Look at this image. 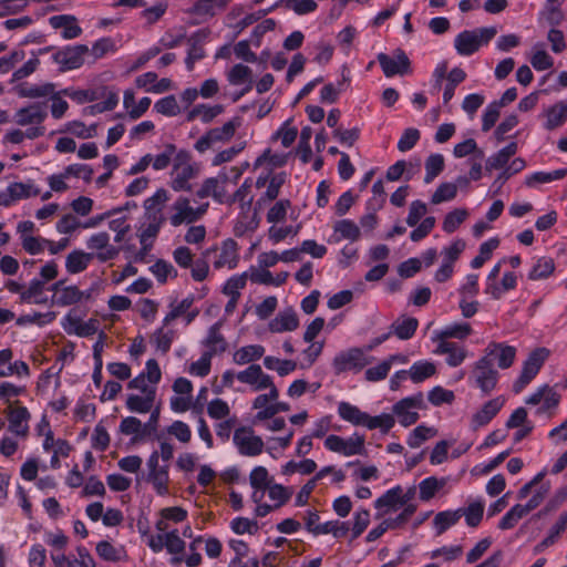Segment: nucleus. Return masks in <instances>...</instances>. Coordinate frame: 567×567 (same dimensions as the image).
<instances>
[{"label":"nucleus","instance_id":"nucleus-1","mask_svg":"<svg viewBox=\"0 0 567 567\" xmlns=\"http://www.w3.org/2000/svg\"><path fill=\"white\" fill-rule=\"evenodd\" d=\"M498 378V371L494 369L492 359L482 357L474 363L468 380L484 395H487L496 388Z\"/></svg>","mask_w":567,"mask_h":567},{"label":"nucleus","instance_id":"nucleus-2","mask_svg":"<svg viewBox=\"0 0 567 567\" xmlns=\"http://www.w3.org/2000/svg\"><path fill=\"white\" fill-rule=\"evenodd\" d=\"M549 355L546 348H537L532 351L523 364L520 375L513 384V391L519 393L537 375Z\"/></svg>","mask_w":567,"mask_h":567},{"label":"nucleus","instance_id":"nucleus-3","mask_svg":"<svg viewBox=\"0 0 567 567\" xmlns=\"http://www.w3.org/2000/svg\"><path fill=\"white\" fill-rule=\"evenodd\" d=\"M373 357L367 355L364 350L361 348H350L347 351L339 352L332 362V367L337 374L349 370L360 371L364 367L372 363Z\"/></svg>","mask_w":567,"mask_h":567},{"label":"nucleus","instance_id":"nucleus-4","mask_svg":"<svg viewBox=\"0 0 567 567\" xmlns=\"http://www.w3.org/2000/svg\"><path fill=\"white\" fill-rule=\"evenodd\" d=\"M89 52L90 49L85 44L68 45L54 51L52 60L59 64L60 72H66L81 68L84 63V58Z\"/></svg>","mask_w":567,"mask_h":567},{"label":"nucleus","instance_id":"nucleus-5","mask_svg":"<svg viewBox=\"0 0 567 567\" xmlns=\"http://www.w3.org/2000/svg\"><path fill=\"white\" fill-rule=\"evenodd\" d=\"M377 60L386 78L412 73L411 61L402 49H395L392 55L379 53Z\"/></svg>","mask_w":567,"mask_h":567},{"label":"nucleus","instance_id":"nucleus-6","mask_svg":"<svg viewBox=\"0 0 567 567\" xmlns=\"http://www.w3.org/2000/svg\"><path fill=\"white\" fill-rule=\"evenodd\" d=\"M239 126L240 118L235 117L226 122L221 127L209 130L195 143V150L199 153H204L215 143L229 141L235 135V132Z\"/></svg>","mask_w":567,"mask_h":567},{"label":"nucleus","instance_id":"nucleus-7","mask_svg":"<svg viewBox=\"0 0 567 567\" xmlns=\"http://www.w3.org/2000/svg\"><path fill=\"white\" fill-rule=\"evenodd\" d=\"M188 159V153L181 151L176 155V162L174 164L173 173L175 177L172 181V188L176 192L190 190L192 186L189 181L196 176V171L190 164H186Z\"/></svg>","mask_w":567,"mask_h":567},{"label":"nucleus","instance_id":"nucleus-8","mask_svg":"<svg viewBox=\"0 0 567 567\" xmlns=\"http://www.w3.org/2000/svg\"><path fill=\"white\" fill-rule=\"evenodd\" d=\"M86 247L95 250L94 258L100 262H106L115 259L121 249L110 244V235L106 231H100L90 236L86 240Z\"/></svg>","mask_w":567,"mask_h":567},{"label":"nucleus","instance_id":"nucleus-9","mask_svg":"<svg viewBox=\"0 0 567 567\" xmlns=\"http://www.w3.org/2000/svg\"><path fill=\"white\" fill-rule=\"evenodd\" d=\"M234 443L239 453L245 456H257L262 453L264 441L254 435L250 427H239L234 433Z\"/></svg>","mask_w":567,"mask_h":567},{"label":"nucleus","instance_id":"nucleus-10","mask_svg":"<svg viewBox=\"0 0 567 567\" xmlns=\"http://www.w3.org/2000/svg\"><path fill=\"white\" fill-rule=\"evenodd\" d=\"M48 117V103L34 102L19 109L14 114V122L20 126L41 125Z\"/></svg>","mask_w":567,"mask_h":567},{"label":"nucleus","instance_id":"nucleus-11","mask_svg":"<svg viewBox=\"0 0 567 567\" xmlns=\"http://www.w3.org/2000/svg\"><path fill=\"white\" fill-rule=\"evenodd\" d=\"M484 352L483 357H487L492 361L495 359L498 368L503 370L512 367L516 357V348L503 342H489Z\"/></svg>","mask_w":567,"mask_h":567},{"label":"nucleus","instance_id":"nucleus-12","mask_svg":"<svg viewBox=\"0 0 567 567\" xmlns=\"http://www.w3.org/2000/svg\"><path fill=\"white\" fill-rule=\"evenodd\" d=\"M53 29H62L61 37L71 40L82 34V28L78 24V20L71 14L53 16L49 19Z\"/></svg>","mask_w":567,"mask_h":567},{"label":"nucleus","instance_id":"nucleus-13","mask_svg":"<svg viewBox=\"0 0 567 567\" xmlns=\"http://www.w3.org/2000/svg\"><path fill=\"white\" fill-rule=\"evenodd\" d=\"M238 261L239 256L237 241L231 238L224 240L218 258L214 261V267L216 269H220L227 266L229 269H234L237 267Z\"/></svg>","mask_w":567,"mask_h":567},{"label":"nucleus","instance_id":"nucleus-14","mask_svg":"<svg viewBox=\"0 0 567 567\" xmlns=\"http://www.w3.org/2000/svg\"><path fill=\"white\" fill-rule=\"evenodd\" d=\"M30 419V413L24 406H9L8 409V420H9V430L21 436H25L29 432L28 421Z\"/></svg>","mask_w":567,"mask_h":567},{"label":"nucleus","instance_id":"nucleus-15","mask_svg":"<svg viewBox=\"0 0 567 567\" xmlns=\"http://www.w3.org/2000/svg\"><path fill=\"white\" fill-rule=\"evenodd\" d=\"M173 209L175 210V214L171 216L169 221L174 227L184 223L192 224L197 220L195 209L189 206V199L187 197H178L173 204Z\"/></svg>","mask_w":567,"mask_h":567},{"label":"nucleus","instance_id":"nucleus-16","mask_svg":"<svg viewBox=\"0 0 567 567\" xmlns=\"http://www.w3.org/2000/svg\"><path fill=\"white\" fill-rule=\"evenodd\" d=\"M504 399L502 396L487 401L480 411H477L473 417V427L476 430L480 426L488 424L499 412L504 405Z\"/></svg>","mask_w":567,"mask_h":567},{"label":"nucleus","instance_id":"nucleus-17","mask_svg":"<svg viewBox=\"0 0 567 567\" xmlns=\"http://www.w3.org/2000/svg\"><path fill=\"white\" fill-rule=\"evenodd\" d=\"M454 47L460 55L468 56L478 51L481 40L476 31L465 30L456 35Z\"/></svg>","mask_w":567,"mask_h":567},{"label":"nucleus","instance_id":"nucleus-18","mask_svg":"<svg viewBox=\"0 0 567 567\" xmlns=\"http://www.w3.org/2000/svg\"><path fill=\"white\" fill-rule=\"evenodd\" d=\"M299 327V319L291 308L280 311L269 323L271 332L293 331Z\"/></svg>","mask_w":567,"mask_h":567},{"label":"nucleus","instance_id":"nucleus-19","mask_svg":"<svg viewBox=\"0 0 567 567\" xmlns=\"http://www.w3.org/2000/svg\"><path fill=\"white\" fill-rule=\"evenodd\" d=\"M435 353L447 354L446 363L450 367L461 365L467 355V352L463 346L452 341L440 342Z\"/></svg>","mask_w":567,"mask_h":567},{"label":"nucleus","instance_id":"nucleus-20","mask_svg":"<svg viewBox=\"0 0 567 567\" xmlns=\"http://www.w3.org/2000/svg\"><path fill=\"white\" fill-rule=\"evenodd\" d=\"M56 85L51 82L41 84L22 83L17 87L18 95L27 99L50 97Z\"/></svg>","mask_w":567,"mask_h":567},{"label":"nucleus","instance_id":"nucleus-21","mask_svg":"<svg viewBox=\"0 0 567 567\" xmlns=\"http://www.w3.org/2000/svg\"><path fill=\"white\" fill-rule=\"evenodd\" d=\"M93 259V252L75 249L66 256L65 268L69 274H79L84 271Z\"/></svg>","mask_w":567,"mask_h":567},{"label":"nucleus","instance_id":"nucleus-22","mask_svg":"<svg viewBox=\"0 0 567 567\" xmlns=\"http://www.w3.org/2000/svg\"><path fill=\"white\" fill-rule=\"evenodd\" d=\"M156 390L151 389L145 396L130 394L126 399V408L131 412L147 413L152 411L155 401Z\"/></svg>","mask_w":567,"mask_h":567},{"label":"nucleus","instance_id":"nucleus-23","mask_svg":"<svg viewBox=\"0 0 567 567\" xmlns=\"http://www.w3.org/2000/svg\"><path fill=\"white\" fill-rule=\"evenodd\" d=\"M472 333V327L467 322L453 323L444 329L435 331L433 340L447 341L449 338L465 339Z\"/></svg>","mask_w":567,"mask_h":567},{"label":"nucleus","instance_id":"nucleus-24","mask_svg":"<svg viewBox=\"0 0 567 567\" xmlns=\"http://www.w3.org/2000/svg\"><path fill=\"white\" fill-rule=\"evenodd\" d=\"M419 326V321L413 317L402 316L391 324V333H394L400 340L411 339Z\"/></svg>","mask_w":567,"mask_h":567},{"label":"nucleus","instance_id":"nucleus-25","mask_svg":"<svg viewBox=\"0 0 567 567\" xmlns=\"http://www.w3.org/2000/svg\"><path fill=\"white\" fill-rule=\"evenodd\" d=\"M96 554L105 561H123L127 559L126 550L123 546L115 547L107 540H101L96 544Z\"/></svg>","mask_w":567,"mask_h":567},{"label":"nucleus","instance_id":"nucleus-26","mask_svg":"<svg viewBox=\"0 0 567 567\" xmlns=\"http://www.w3.org/2000/svg\"><path fill=\"white\" fill-rule=\"evenodd\" d=\"M545 128L548 131L561 126L567 121V101H560L546 111Z\"/></svg>","mask_w":567,"mask_h":567},{"label":"nucleus","instance_id":"nucleus-27","mask_svg":"<svg viewBox=\"0 0 567 567\" xmlns=\"http://www.w3.org/2000/svg\"><path fill=\"white\" fill-rule=\"evenodd\" d=\"M221 322L214 323L209 330L204 344L208 348V352L213 355L221 353L227 349V342L220 333Z\"/></svg>","mask_w":567,"mask_h":567},{"label":"nucleus","instance_id":"nucleus-28","mask_svg":"<svg viewBox=\"0 0 567 567\" xmlns=\"http://www.w3.org/2000/svg\"><path fill=\"white\" fill-rule=\"evenodd\" d=\"M463 516V508L456 511H444L435 515L433 525L436 530V535H442L450 527L454 526L460 518Z\"/></svg>","mask_w":567,"mask_h":567},{"label":"nucleus","instance_id":"nucleus-29","mask_svg":"<svg viewBox=\"0 0 567 567\" xmlns=\"http://www.w3.org/2000/svg\"><path fill=\"white\" fill-rule=\"evenodd\" d=\"M224 112L223 105L208 106L206 104H197L194 106L186 116L188 122L194 121L196 117H200L203 123H210L216 116Z\"/></svg>","mask_w":567,"mask_h":567},{"label":"nucleus","instance_id":"nucleus-30","mask_svg":"<svg viewBox=\"0 0 567 567\" xmlns=\"http://www.w3.org/2000/svg\"><path fill=\"white\" fill-rule=\"evenodd\" d=\"M227 179V175L221 174L218 177H209L204 181L208 195L219 204L227 203L228 197L225 189V183Z\"/></svg>","mask_w":567,"mask_h":567},{"label":"nucleus","instance_id":"nucleus-31","mask_svg":"<svg viewBox=\"0 0 567 567\" xmlns=\"http://www.w3.org/2000/svg\"><path fill=\"white\" fill-rule=\"evenodd\" d=\"M147 482L153 484L154 489L159 495H166L168 493V465H162L156 470L148 471Z\"/></svg>","mask_w":567,"mask_h":567},{"label":"nucleus","instance_id":"nucleus-32","mask_svg":"<svg viewBox=\"0 0 567 567\" xmlns=\"http://www.w3.org/2000/svg\"><path fill=\"white\" fill-rule=\"evenodd\" d=\"M265 353V348L260 344H250L238 349L234 355L233 360L236 364L243 365L250 362H254L260 359Z\"/></svg>","mask_w":567,"mask_h":567},{"label":"nucleus","instance_id":"nucleus-33","mask_svg":"<svg viewBox=\"0 0 567 567\" xmlns=\"http://www.w3.org/2000/svg\"><path fill=\"white\" fill-rule=\"evenodd\" d=\"M230 0H198L190 12L199 17H213L217 11L223 10Z\"/></svg>","mask_w":567,"mask_h":567},{"label":"nucleus","instance_id":"nucleus-34","mask_svg":"<svg viewBox=\"0 0 567 567\" xmlns=\"http://www.w3.org/2000/svg\"><path fill=\"white\" fill-rule=\"evenodd\" d=\"M146 216L150 223L140 234L141 244H144V241L147 243V239L155 238L163 223L165 221V217L163 216L161 208L157 212L150 213Z\"/></svg>","mask_w":567,"mask_h":567},{"label":"nucleus","instance_id":"nucleus-35","mask_svg":"<svg viewBox=\"0 0 567 567\" xmlns=\"http://www.w3.org/2000/svg\"><path fill=\"white\" fill-rule=\"evenodd\" d=\"M555 270L554 259L550 257H540L528 274L529 280H542L548 278Z\"/></svg>","mask_w":567,"mask_h":567},{"label":"nucleus","instance_id":"nucleus-36","mask_svg":"<svg viewBox=\"0 0 567 567\" xmlns=\"http://www.w3.org/2000/svg\"><path fill=\"white\" fill-rule=\"evenodd\" d=\"M45 289V282L40 279L31 280L28 289L21 292V302L24 303H44L47 298H40Z\"/></svg>","mask_w":567,"mask_h":567},{"label":"nucleus","instance_id":"nucleus-37","mask_svg":"<svg viewBox=\"0 0 567 567\" xmlns=\"http://www.w3.org/2000/svg\"><path fill=\"white\" fill-rule=\"evenodd\" d=\"M401 494L402 487L400 485L392 487L386 491L382 496H380L374 502V507L381 509L383 507H388L390 509H396L401 507Z\"/></svg>","mask_w":567,"mask_h":567},{"label":"nucleus","instance_id":"nucleus-38","mask_svg":"<svg viewBox=\"0 0 567 567\" xmlns=\"http://www.w3.org/2000/svg\"><path fill=\"white\" fill-rule=\"evenodd\" d=\"M446 79L447 83L443 92L444 104L449 103L453 99L456 86L466 79V73L461 68H454L450 71Z\"/></svg>","mask_w":567,"mask_h":567},{"label":"nucleus","instance_id":"nucleus-39","mask_svg":"<svg viewBox=\"0 0 567 567\" xmlns=\"http://www.w3.org/2000/svg\"><path fill=\"white\" fill-rule=\"evenodd\" d=\"M435 365L429 361H417L408 371L414 383H420L435 374Z\"/></svg>","mask_w":567,"mask_h":567},{"label":"nucleus","instance_id":"nucleus-40","mask_svg":"<svg viewBox=\"0 0 567 567\" xmlns=\"http://www.w3.org/2000/svg\"><path fill=\"white\" fill-rule=\"evenodd\" d=\"M499 246V239L498 238H491L487 241H484L480 246V252L478 255L471 261V266L474 269L481 268L485 261H487L491 257L493 251Z\"/></svg>","mask_w":567,"mask_h":567},{"label":"nucleus","instance_id":"nucleus-41","mask_svg":"<svg viewBox=\"0 0 567 567\" xmlns=\"http://www.w3.org/2000/svg\"><path fill=\"white\" fill-rule=\"evenodd\" d=\"M65 320L70 324H76V329L74 330V333L82 338L91 337L94 333H96L99 330L100 322L97 319L92 318V319L87 320L86 322H81V320L78 318L66 316Z\"/></svg>","mask_w":567,"mask_h":567},{"label":"nucleus","instance_id":"nucleus-42","mask_svg":"<svg viewBox=\"0 0 567 567\" xmlns=\"http://www.w3.org/2000/svg\"><path fill=\"white\" fill-rule=\"evenodd\" d=\"M338 413L342 420L352 423L353 425H361L363 422L362 419L364 416V412L348 402L339 403Z\"/></svg>","mask_w":567,"mask_h":567},{"label":"nucleus","instance_id":"nucleus-43","mask_svg":"<svg viewBox=\"0 0 567 567\" xmlns=\"http://www.w3.org/2000/svg\"><path fill=\"white\" fill-rule=\"evenodd\" d=\"M227 79L233 85L246 84L252 81V71L249 66L238 63L230 69Z\"/></svg>","mask_w":567,"mask_h":567},{"label":"nucleus","instance_id":"nucleus-44","mask_svg":"<svg viewBox=\"0 0 567 567\" xmlns=\"http://www.w3.org/2000/svg\"><path fill=\"white\" fill-rule=\"evenodd\" d=\"M468 212L465 208H456L450 212L443 220V230L447 234L454 233L465 221Z\"/></svg>","mask_w":567,"mask_h":567},{"label":"nucleus","instance_id":"nucleus-45","mask_svg":"<svg viewBox=\"0 0 567 567\" xmlns=\"http://www.w3.org/2000/svg\"><path fill=\"white\" fill-rule=\"evenodd\" d=\"M446 484V480H437L434 476L426 477L423 480L419 487H420V498L422 501H430L432 497H434L435 493L441 489Z\"/></svg>","mask_w":567,"mask_h":567},{"label":"nucleus","instance_id":"nucleus-46","mask_svg":"<svg viewBox=\"0 0 567 567\" xmlns=\"http://www.w3.org/2000/svg\"><path fill=\"white\" fill-rule=\"evenodd\" d=\"M264 365L269 370H276L281 377L291 373L297 368V363L292 360H280L271 355L264 359Z\"/></svg>","mask_w":567,"mask_h":567},{"label":"nucleus","instance_id":"nucleus-47","mask_svg":"<svg viewBox=\"0 0 567 567\" xmlns=\"http://www.w3.org/2000/svg\"><path fill=\"white\" fill-rule=\"evenodd\" d=\"M564 0H547L545 7L546 21L551 28L558 27L564 21V12L560 9Z\"/></svg>","mask_w":567,"mask_h":567},{"label":"nucleus","instance_id":"nucleus-48","mask_svg":"<svg viewBox=\"0 0 567 567\" xmlns=\"http://www.w3.org/2000/svg\"><path fill=\"white\" fill-rule=\"evenodd\" d=\"M8 190L12 204L16 200L29 198L31 196H37L40 193L38 188L33 187V185L24 183H12L8 186Z\"/></svg>","mask_w":567,"mask_h":567},{"label":"nucleus","instance_id":"nucleus-49","mask_svg":"<svg viewBox=\"0 0 567 567\" xmlns=\"http://www.w3.org/2000/svg\"><path fill=\"white\" fill-rule=\"evenodd\" d=\"M444 169V157L441 154H432L425 161V177L426 184L431 183Z\"/></svg>","mask_w":567,"mask_h":567},{"label":"nucleus","instance_id":"nucleus-50","mask_svg":"<svg viewBox=\"0 0 567 567\" xmlns=\"http://www.w3.org/2000/svg\"><path fill=\"white\" fill-rule=\"evenodd\" d=\"M120 432L124 435H135L134 440L145 437L142 422L135 416L124 417L120 423Z\"/></svg>","mask_w":567,"mask_h":567},{"label":"nucleus","instance_id":"nucleus-51","mask_svg":"<svg viewBox=\"0 0 567 567\" xmlns=\"http://www.w3.org/2000/svg\"><path fill=\"white\" fill-rule=\"evenodd\" d=\"M317 529V536L323 534H332L333 537L341 538L347 535V533L350 530V527L348 522L329 520L321 524Z\"/></svg>","mask_w":567,"mask_h":567},{"label":"nucleus","instance_id":"nucleus-52","mask_svg":"<svg viewBox=\"0 0 567 567\" xmlns=\"http://www.w3.org/2000/svg\"><path fill=\"white\" fill-rule=\"evenodd\" d=\"M252 186V182L250 178L245 179L241 186L234 193L233 196H228L227 204L231 205L236 202L240 203L241 208L250 207L252 203V197L248 198Z\"/></svg>","mask_w":567,"mask_h":567},{"label":"nucleus","instance_id":"nucleus-53","mask_svg":"<svg viewBox=\"0 0 567 567\" xmlns=\"http://www.w3.org/2000/svg\"><path fill=\"white\" fill-rule=\"evenodd\" d=\"M84 292L79 290L76 286H68L61 289L56 296V303L59 306H71L80 302L83 299Z\"/></svg>","mask_w":567,"mask_h":567},{"label":"nucleus","instance_id":"nucleus-54","mask_svg":"<svg viewBox=\"0 0 567 567\" xmlns=\"http://www.w3.org/2000/svg\"><path fill=\"white\" fill-rule=\"evenodd\" d=\"M396 355H391L388 360L382 361L380 364L365 370V379L370 382L381 381L386 378L390 372L392 361Z\"/></svg>","mask_w":567,"mask_h":567},{"label":"nucleus","instance_id":"nucleus-55","mask_svg":"<svg viewBox=\"0 0 567 567\" xmlns=\"http://www.w3.org/2000/svg\"><path fill=\"white\" fill-rule=\"evenodd\" d=\"M334 231L340 234L342 238L355 241L360 237L358 225L350 219H341L336 223Z\"/></svg>","mask_w":567,"mask_h":567},{"label":"nucleus","instance_id":"nucleus-56","mask_svg":"<svg viewBox=\"0 0 567 567\" xmlns=\"http://www.w3.org/2000/svg\"><path fill=\"white\" fill-rule=\"evenodd\" d=\"M456 194L457 185L453 183H442L432 195L431 203L437 205L443 202L452 200L456 197Z\"/></svg>","mask_w":567,"mask_h":567},{"label":"nucleus","instance_id":"nucleus-57","mask_svg":"<svg viewBox=\"0 0 567 567\" xmlns=\"http://www.w3.org/2000/svg\"><path fill=\"white\" fill-rule=\"evenodd\" d=\"M208 32L205 30H199L195 32L190 39V48L188 50V55L192 56V60H202L205 56V50L203 48V42L207 38Z\"/></svg>","mask_w":567,"mask_h":567},{"label":"nucleus","instance_id":"nucleus-58","mask_svg":"<svg viewBox=\"0 0 567 567\" xmlns=\"http://www.w3.org/2000/svg\"><path fill=\"white\" fill-rule=\"evenodd\" d=\"M150 270L161 284H165L169 276L177 277V270L173 265L163 259H158Z\"/></svg>","mask_w":567,"mask_h":567},{"label":"nucleus","instance_id":"nucleus-59","mask_svg":"<svg viewBox=\"0 0 567 567\" xmlns=\"http://www.w3.org/2000/svg\"><path fill=\"white\" fill-rule=\"evenodd\" d=\"M373 196L367 203V209L378 212L383 207L386 200V194L384 190L383 182L377 181L372 186Z\"/></svg>","mask_w":567,"mask_h":567},{"label":"nucleus","instance_id":"nucleus-60","mask_svg":"<svg viewBox=\"0 0 567 567\" xmlns=\"http://www.w3.org/2000/svg\"><path fill=\"white\" fill-rule=\"evenodd\" d=\"M195 301L194 296H188L185 299H183L179 303L174 305L171 303V311L166 315V317L163 320V324L167 326L173 320L177 319L178 317L185 315L190 307L193 306Z\"/></svg>","mask_w":567,"mask_h":567},{"label":"nucleus","instance_id":"nucleus-61","mask_svg":"<svg viewBox=\"0 0 567 567\" xmlns=\"http://www.w3.org/2000/svg\"><path fill=\"white\" fill-rule=\"evenodd\" d=\"M484 513V503L476 501L471 503L467 508L463 509V516H465L466 524L470 527H476L482 520Z\"/></svg>","mask_w":567,"mask_h":567},{"label":"nucleus","instance_id":"nucleus-62","mask_svg":"<svg viewBox=\"0 0 567 567\" xmlns=\"http://www.w3.org/2000/svg\"><path fill=\"white\" fill-rule=\"evenodd\" d=\"M248 279V272L241 275H235L230 277L223 289V292L227 296L240 297V289H244Z\"/></svg>","mask_w":567,"mask_h":567},{"label":"nucleus","instance_id":"nucleus-63","mask_svg":"<svg viewBox=\"0 0 567 567\" xmlns=\"http://www.w3.org/2000/svg\"><path fill=\"white\" fill-rule=\"evenodd\" d=\"M154 109L157 113L165 116H175L179 113V106L174 95H167L158 100L154 104Z\"/></svg>","mask_w":567,"mask_h":567},{"label":"nucleus","instance_id":"nucleus-64","mask_svg":"<svg viewBox=\"0 0 567 567\" xmlns=\"http://www.w3.org/2000/svg\"><path fill=\"white\" fill-rule=\"evenodd\" d=\"M435 434V430L432 427H426L425 425L416 426L408 437V445L412 449L419 447L423 442H425L430 436Z\"/></svg>","mask_w":567,"mask_h":567}]
</instances>
